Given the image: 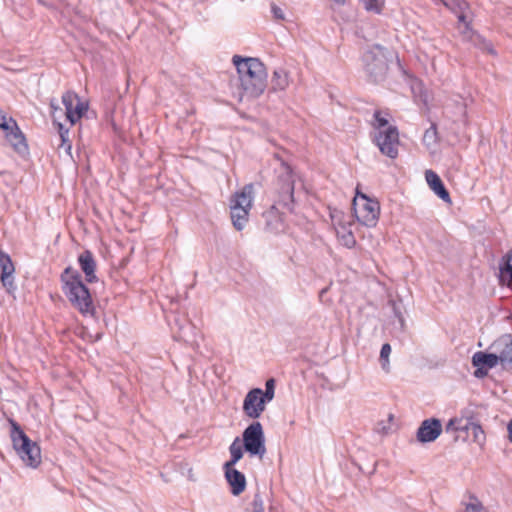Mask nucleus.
<instances>
[{"label": "nucleus", "instance_id": "obj_42", "mask_svg": "<svg viewBox=\"0 0 512 512\" xmlns=\"http://www.w3.org/2000/svg\"><path fill=\"white\" fill-rule=\"evenodd\" d=\"M338 6H344L347 0H332Z\"/></svg>", "mask_w": 512, "mask_h": 512}, {"label": "nucleus", "instance_id": "obj_9", "mask_svg": "<svg viewBox=\"0 0 512 512\" xmlns=\"http://www.w3.org/2000/svg\"><path fill=\"white\" fill-rule=\"evenodd\" d=\"M242 445L250 457L263 458L266 453L265 434L259 421H253L244 429Z\"/></svg>", "mask_w": 512, "mask_h": 512}, {"label": "nucleus", "instance_id": "obj_31", "mask_svg": "<svg viewBox=\"0 0 512 512\" xmlns=\"http://www.w3.org/2000/svg\"><path fill=\"white\" fill-rule=\"evenodd\" d=\"M55 125L58 128V133L61 138V146L67 145L66 150H71V142L68 139L69 129L59 121H57Z\"/></svg>", "mask_w": 512, "mask_h": 512}, {"label": "nucleus", "instance_id": "obj_37", "mask_svg": "<svg viewBox=\"0 0 512 512\" xmlns=\"http://www.w3.org/2000/svg\"><path fill=\"white\" fill-rule=\"evenodd\" d=\"M271 12H272L273 18L275 20H281V21L285 20L284 11L279 6H277L275 3L271 4Z\"/></svg>", "mask_w": 512, "mask_h": 512}, {"label": "nucleus", "instance_id": "obj_21", "mask_svg": "<svg viewBox=\"0 0 512 512\" xmlns=\"http://www.w3.org/2000/svg\"><path fill=\"white\" fill-rule=\"evenodd\" d=\"M291 82L290 72L282 66L276 67L273 70L269 93H276L285 91Z\"/></svg>", "mask_w": 512, "mask_h": 512}, {"label": "nucleus", "instance_id": "obj_36", "mask_svg": "<svg viewBox=\"0 0 512 512\" xmlns=\"http://www.w3.org/2000/svg\"><path fill=\"white\" fill-rule=\"evenodd\" d=\"M49 107H50V113H51V118H52L53 124H56L57 119L59 118L57 116V113L58 112L62 113V109L59 107V105L57 104L55 99H52L50 101Z\"/></svg>", "mask_w": 512, "mask_h": 512}, {"label": "nucleus", "instance_id": "obj_26", "mask_svg": "<svg viewBox=\"0 0 512 512\" xmlns=\"http://www.w3.org/2000/svg\"><path fill=\"white\" fill-rule=\"evenodd\" d=\"M363 8L376 15H380L383 12L385 6V0H358Z\"/></svg>", "mask_w": 512, "mask_h": 512}, {"label": "nucleus", "instance_id": "obj_7", "mask_svg": "<svg viewBox=\"0 0 512 512\" xmlns=\"http://www.w3.org/2000/svg\"><path fill=\"white\" fill-rule=\"evenodd\" d=\"M281 160V170L275 182L274 204L286 209L290 213L295 210V176L292 167Z\"/></svg>", "mask_w": 512, "mask_h": 512}, {"label": "nucleus", "instance_id": "obj_34", "mask_svg": "<svg viewBox=\"0 0 512 512\" xmlns=\"http://www.w3.org/2000/svg\"><path fill=\"white\" fill-rule=\"evenodd\" d=\"M342 243L345 247L351 249L353 248L357 241L351 231H347L341 236Z\"/></svg>", "mask_w": 512, "mask_h": 512}, {"label": "nucleus", "instance_id": "obj_14", "mask_svg": "<svg viewBox=\"0 0 512 512\" xmlns=\"http://www.w3.org/2000/svg\"><path fill=\"white\" fill-rule=\"evenodd\" d=\"M443 432V425L439 418L424 419L416 431V441L420 444L435 442Z\"/></svg>", "mask_w": 512, "mask_h": 512}, {"label": "nucleus", "instance_id": "obj_22", "mask_svg": "<svg viewBox=\"0 0 512 512\" xmlns=\"http://www.w3.org/2000/svg\"><path fill=\"white\" fill-rule=\"evenodd\" d=\"M249 209L245 206L237 204H230V217L232 224L237 231H241L248 221Z\"/></svg>", "mask_w": 512, "mask_h": 512}, {"label": "nucleus", "instance_id": "obj_38", "mask_svg": "<svg viewBox=\"0 0 512 512\" xmlns=\"http://www.w3.org/2000/svg\"><path fill=\"white\" fill-rule=\"evenodd\" d=\"M10 127V117L7 118L4 111L0 108V129L5 131Z\"/></svg>", "mask_w": 512, "mask_h": 512}, {"label": "nucleus", "instance_id": "obj_19", "mask_svg": "<svg viewBox=\"0 0 512 512\" xmlns=\"http://www.w3.org/2000/svg\"><path fill=\"white\" fill-rule=\"evenodd\" d=\"M425 179L430 189L445 203L451 204L450 193L444 185L440 176L433 170L425 171Z\"/></svg>", "mask_w": 512, "mask_h": 512}, {"label": "nucleus", "instance_id": "obj_15", "mask_svg": "<svg viewBox=\"0 0 512 512\" xmlns=\"http://www.w3.org/2000/svg\"><path fill=\"white\" fill-rule=\"evenodd\" d=\"M14 273L15 266L10 255L0 249V281L9 294L17 289Z\"/></svg>", "mask_w": 512, "mask_h": 512}, {"label": "nucleus", "instance_id": "obj_41", "mask_svg": "<svg viewBox=\"0 0 512 512\" xmlns=\"http://www.w3.org/2000/svg\"><path fill=\"white\" fill-rule=\"evenodd\" d=\"M458 12H459L458 20L460 22H465L466 21V16L464 15V11H458Z\"/></svg>", "mask_w": 512, "mask_h": 512}, {"label": "nucleus", "instance_id": "obj_17", "mask_svg": "<svg viewBox=\"0 0 512 512\" xmlns=\"http://www.w3.org/2000/svg\"><path fill=\"white\" fill-rule=\"evenodd\" d=\"M77 261L84 274L86 283L91 284L99 281V278L96 275L97 262L90 250H84L80 253Z\"/></svg>", "mask_w": 512, "mask_h": 512}, {"label": "nucleus", "instance_id": "obj_18", "mask_svg": "<svg viewBox=\"0 0 512 512\" xmlns=\"http://www.w3.org/2000/svg\"><path fill=\"white\" fill-rule=\"evenodd\" d=\"M223 470L232 495L239 496L242 494L247 486L245 475L235 467H223Z\"/></svg>", "mask_w": 512, "mask_h": 512}, {"label": "nucleus", "instance_id": "obj_6", "mask_svg": "<svg viewBox=\"0 0 512 512\" xmlns=\"http://www.w3.org/2000/svg\"><path fill=\"white\" fill-rule=\"evenodd\" d=\"M373 127L379 131L374 134L373 142L379 148L383 155L391 159L398 156L399 131L394 125L388 126V119L381 115L380 110H376L373 114Z\"/></svg>", "mask_w": 512, "mask_h": 512}, {"label": "nucleus", "instance_id": "obj_1", "mask_svg": "<svg viewBox=\"0 0 512 512\" xmlns=\"http://www.w3.org/2000/svg\"><path fill=\"white\" fill-rule=\"evenodd\" d=\"M232 63L237 70L241 98L260 97L268 86V74L264 63L258 58L240 55H234Z\"/></svg>", "mask_w": 512, "mask_h": 512}, {"label": "nucleus", "instance_id": "obj_30", "mask_svg": "<svg viewBox=\"0 0 512 512\" xmlns=\"http://www.w3.org/2000/svg\"><path fill=\"white\" fill-rule=\"evenodd\" d=\"M447 8L452 11H465L468 3L465 0H440Z\"/></svg>", "mask_w": 512, "mask_h": 512}, {"label": "nucleus", "instance_id": "obj_24", "mask_svg": "<svg viewBox=\"0 0 512 512\" xmlns=\"http://www.w3.org/2000/svg\"><path fill=\"white\" fill-rule=\"evenodd\" d=\"M230 459L226 461L223 467H235V465L243 458L244 448L240 444L239 437H236L229 447Z\"/></svg>", "mask_w": 512, "mask_h": 512}, {"label": "nucleus", "instance_id": "obj_27", "mask_svg": "<svg viewBox=\"0 0 512 512\" xmlns=\"http://www.w3.org/2000/svg\"><path fill=\"white\" fill-rule=\"evenodd\" d=\"M437 125L432 123L431 126L424 132L423 143L429 147L438 143Z\"/></svg>", "mask_w": 512, "mask_h": 512}, {"label": "nucleus", "instance_id": "obj_5", "mask_svg": "<svg viewBox=\"0 0 512 512\" xmlns=\"http://www.w3.org/2000/svg\"><path fill=\"white\" fill-rule=\"evenodd\" d=\"M391 59L392 52L388 48L380 44L370 46L362 55L367 80L374 84L383 82L387 77Z\"/></svg>", "mask_w": 512, "mask_h": 512}, {"label": "nucleus", "instance_id": "obj_33", "mask_svg": "<svg viewBox=\"0 0 512 512\" xmlns=\"http://www.w3.org/2000/svg\"><path fill=\"white\" fill-rule=\"evenodd\" d=\"M474 502L468 503L465 508V512H487L482 503L475 497L471 496Z\"/></svg>", "mask_w": 512, "mask_h": 512}, {"label": "nucleus", "instance_id": "obj_29", "mask_svg": "<svg viewBox=\"0 0 512 512\" xmlns=\"http://www.w3.org/2000/svg\"><path fill=\"white\" fill-rule=\"evenodd\" d=\"M275 387H276V380L274 378H269L265 382V390H262V395L268 403L271 402L275 396Z\"/></svg>", "mask_w": 512, "mask_h": 512}, {"label": "nucleus", "instance_id": "obj_8", "mask_svg": "<svg viewBox=\"0 0 512 512\" xmlns=\"http://www.w3.org/2000/svg\"><path fill=\"white\" fill-rule=\"evenodd\" d=\"M352 209L357 221L369 228L377 225L380 215L378 200L369 198L365 193L356 191L352 201Z\"/></svg>", "mask_w": 512, "mask_h": 512}, {"label": "nucleus", "instance_id": "obj_40", "mask_svg": "<svg viewBox=\"0 0 512 512\" xmlns=\"http://www.w3.org/2000/svg\"><path fill=\"white\" fill-rule=\"evenodd\" d=\"M507 430H508V438H509V441L512 443V420H510V421L508 422Z\"/></svg>", "mask_w": 512, "mask_h": 512}, {"label": "nucleus", "instance_id": "obj_23", "mask_svg": "<svg viewBox=\"0 0 512 512\" xmlns=\"http://www.w3.org/2000/svg\"><path fill=\"white\" fill-rule=\"evenodd\" d=\"M253 184H246L240 191L233 194L231 204L239 203L240 206L250 209L252 202Z\"/></svg>", "mask_w": 512, "mask_h": 512}, {"label": "nucleus", "instance_id": "obj_13", "mask_svg": "<svg viewBox=\"0 0 512 512\" xmlns=\"http://www.w3.org/2000/svg\"><path fill=\"white\" fill-rule=\"evenodd\" d=\"M260 395H262L261 388H252L245 395L242 410L248 418L258 419L265 411L268 402Z\"/></svg>", "mask_w": 512, "mask_h": 512}, {"label": "nucleus", "instance_id": "obj_3", "mask_svg": "<svg viewBox=\"0 0 512 512\" xmlns=\"http://www.w3.org/2000/svg\"><path fill=\"white\" fill-rule=\"evenodd\" d=\"M470 431L473 441L479 445H483L486 440L485 432L477 415L469 409L462 410L459 417L449 419L445 425V432L454 434V442L459 439L466 441L469 438Z\"/></svg>", "mask_w": 512, "mask_h": 512}, {"label": "nucleus", "instance_id": "obj_39", "mask_svg": "<svg viewBox=\"0 0 512 512\" xmlns=\"http://www.w3.org/2000/svg\"><path fill=\"white\" fill-rule=\"evenodd\" d=\"M480 47L481 49L486 50L489 54L496 55V51L491 41L481 39Z\"/></svg>", "mask_w": 512, "mask_h": 512}, {"label": "nucleus", "instance_id": "obj_32", "mask_svg": "<svg viewBox=\"0 0 512 512\" xmlns=\"http://www.w3.org/2000/svg\"><path fill=\"white\" fill-rule=\"evenodd\" d=\"M388 304L391 306L394 317L398 319L400 327L404 328L405 325V319L403 317V314L401 312L400 305L395 300H389Z\"/></svg>", "mask_w": 512, "mask_h": 512}, {"label": "nucleus", "instance_id": "obj_11", "mask_svg": "<svg viewBox=\"0 0 512 512\" xmlns=\"http://www.w3.org/2000/svg\"><path fill=\"white\" fill-rule=\"evenodd\" d=\"M62 103L65 107V116L71 125H75L87 112L88 103L81 101L77 93L66 91L62 95Z\"/></svg>", "mask_w": 512, "mask_h": 512}, {"label": "nucleus", "instance_id": "obj_28", "mask_svg": "<svg viewBox=\"0 0 512 512\" xmlns=\"http://www.w3.org/2000/svg\"><path fill=\"white\" fill-rule=\"evenodd\" d=\"M391 350H392V348L389 343H384L380 350L379 362H380L381 368L385 372H389V368H390L389 356H390Z\"/></svg>", "mask_w": 512, "mask_h": 512}, {"label": "nucleus", "instance_id": "obj_10", "mask_svg": "<svg viewBox=\"0 0 512 512\" xmlns=\"http://www.w3.org/2000/svg\"><path fill=\"white\" fill-rule=\"evenodd\" d=\"M471 364L475 368L473 375L478 379H483L488 375L490 369L501 365V356L497 351H477L471 358Z\"/></svg>", "mask_w": 512, "mask_h": 512}, {"label": "nucleus", "instance_id": "obj_20", "mask_svg": "<svg viewBox=\"0 0 512 512\" xmlns=\"http://www.w3.org/2000/svg\"><path fill=\"white\" fill-rule=\"evenodd\" d=\"M280 206L273 204L269 210L263 212L264 230L268 233L276 234L283 228V218L279 212Z\"/></svg>", "mask_w": 512, "mask_h": 512}, {"label": "nucleus", "instance_id": "obj_2", "mask_svg": "<svg viewBox=\"0 0 512 512\" xmlns=\"http://www.w3.org/2000/svg\"><path fill=\"white\" fill-rule=\"evenodd\" d=\"M61 289L70 304L84 317L96 318V308L91 291L83 281L80 272L72 266L66 267L60 275Z\"/></svg>", "mask_w": 512, "mask_h": 512}, {"label": "nucleus", "instance_id": "obj_43", "mask_svg": "<svg viewBox=\"0 0 512 512\" xmlns=\"http://www.w3.org/2000/svg\"><path fill=\"white\" fill-rule=\"evenodd\" d=\"M376 466H377V464H376V463H374V464H373V467H372V470H371L370 472H368V474H369V475H371V474H373V473L375 472V470H376Z\"/></svg>", "mask_w": 512, "mask_h": 512}, {"label": "nucleus", "instance_id": "obj_4", "mask_svg": "<svg viewBox=\"0 0 512 512\" xmlns=\"http://www.w3.org/2000/svg\"><path fill=\"white\" fill-rule=\"evenodd\" d=\"M8 422L10 424L12 446L17 456L25 466L33 469L37 468L41 464L40 446L28 437L16 420L9 418Z\"/></svg>", "mask_w": 512, "mask_h": 512}, {"label": "nucleus", "instance_id": "obj_25", "mask_svg": "<svg viewBox=\"0 0 512 512\" xmlns=\"http://www.w3.org/2000/svg\"><path fill=\"white\" fill-rule=\"evenodd\" d=\"M499 271L502 277L512 282V248L500 259Z\"/></svg>", "mask_w": 512, "mask_h": 512}, {"label": "nucleus", "instance_id": "obj_12", "mask_svg": "<svg viewBox=\"0 0 512 512\" xmlns=\"http://www.w3.org/2000/svg\"><path fill=\"white\" fill-rule=\"evenodd\" d=\"M4 134L13 151L19 157L26 159L30 154L27 139L13 117H10V127L4 131Z\"/></svg>", "mask_w": 512, "mask_h": 512}, {"label": "nucleus", "instance_id": "obj_16", "mask_svg": "<svg viewBox=\"0 0 512 512\" xmlns=\"http://www.w3.org/2000/svg\"><path fill=\"white\" fill-rule=\"evenodd\" d=\"M489 349L497 351L501 356V367L503 370L512 369V335L504 334L496 339Z\"/></svg>", "mask_w": 512, "mask_h": 512}, {"label": "nucleus", "instance_id": "obj_35", "mask_svg": "<svg viewBox=\"0 0 512 512\" xmlns=\"http://www.w3.org/2000/svg\"><path fill=\"white\" fill-rule=\"evenodd\" d=\"M252 512H265L264 511V501L259 493H256L254 495L253 501H252Z\"/></svg>", "mask_w": 512, "mask_h": 512}]
</instances>
